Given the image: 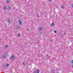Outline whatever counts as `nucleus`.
Returning <instances> with one entry per match:
<instances>
[{"instance_id":"7ed1b4c3","label":"nucleus","mask_w":73,"mask_h":73,"mask_svg":"<svg viewBox=\"0 0 73 73\" xmlns=\"http://www.w3.org/2000/svg\"><path fill=\"white\" fill-rule=\"evenodd\" d=\"M8 47V45H5L4 46V48L5 49H7Z\"/></svg>"},{"instance_id":"2eb2a0df","label":"nucleus","mask_w":73,"mask_h":73,"mask_svg":"<svg viewBox=\"0 0 73 73\" xmlns=\"http://www.w3.org/2000/svg\"><path fill=\"white\" fill-rule=\"evenodd\" d=\"M17 29H20V27L17 26Z\"/></svg>"},{"instance_id":"9d476101","label":"nucleus","mask_w":73,"mask_h":73,"mask_svg":"<svg viewBox=\"0 0 73 73\" xmlns=\"http://www.w3.org/2000/svg\"><path fill=\"white\" fill-rule=\"evenodd\" d=\"M52 73H54V69H53L51 72Z\"/></svg>"},{"instance_id":"39448f33","label":"nucleus","mask_w":73,"mask_h":73,"mask_svg":"<svg viewBox=\"0 0 73 73\" xmlns=\"http://www.w3.org/2000/svg\"><path fill=\"white\" fill-rule=\"evenodd\" d=\"M38 28H39V29H38L39 31H41V30H42V29H44V28H42V27H39Z\"/></svg>"},{"instance_id":"9b49d317","label":"nucleus","mask_w":73,"mask_h":73,"mask_svg":"<svg viewBox=\"0 0 73 73\" xmlns=\"http://www.w3.org/2000/svg\"><path fill=\"white\" fill-rule=\"evenodd\" d=\"M40 72V70H39L38 69L36 70V72L37 73H39Z\"/></svg>"},{"instance_id":"b1692460","label":"nucleus","mask_w":73,"mask_h":73,"mask_svg":"<svg viewBox=\"0 0 73 73\" xmlns=\"http://www.w3.org/2000/svg\"><path fill=\"white\" fill-rule=\"evenodd\" d=\"M72 68H73V64L72 65Z\"/></svg>"},{"instance_id":"5701e85b","label":"nucleus","mask_w":73,"mask_h":73,"mask_svg":"<svg viewBox=\"0 0 73 73\" xmlns=\"http://www.w3.org/2000/svg\"><path fill=\"white\" fill-rule=\"evenodd\" d=\"M33 73H36V72H34Z\"/></svg>"},{"instance_id":"aec40b11","label":"nucleus","mask_w":73,"mask_h":73,"mask_svg":"<svg viewBox=\"0 0 73 73\" xmlns=\"http://www.w3.org/2000/svg\"><path fill=\"white\" fill-rule=\"evenodd\" d=\"M18 36L19 37H20V34H18Z\"/></svg>"},{"instance_id":"f03ea898","label":"nucleus","mask_w":73,"mask_h":73,"mask_svg":"<svg viewBox=\"0 0 73 73\" xmlns=\"http://www.w3.org/2000/svg\"><path fill=\"white\" fill-rule=\"evenodd\" d=\"M11 58L12 60H13L15 59V57L13 55L11 57Z\"/></svg>"},{"instance_id":"f8f14e48","label":"nucleus","mask_w":73,"mask_h":73,"mask_svg":"<svg viewBox=\"0 0 73 73\" xmlns=\"http://www.w3.org/2000/svg\"><path fill=\"white\" fill-rule=\"evenodd\" d=\"M61 9H64V6H61Z\"/></svg>"},{"instance_id":"dca6fc26","label":"nucleus","mask_w":73,"mask_h":73,"mask_svg":"<svg viewBox=\"0 0 73 73\" xmlns=\"http://www.w3.org/2000/svg\"><path fill=\"white\" fill-rule=\"evenodd\" d=\"M9 66V64H7V65L6 66V67H8V66Z\"/></svg>"},{"instance_id":"f257e3e1","label":"nucleus","mask_w":73,"mask_h":73,"mask_svg":"<svg viewBox=\"0 0 73 73\" xmlns=\"http://www.w3.org/2000/svg\"><path fill=\"white\" fill-rule=\"evenodd\" d=\"M7 53H5V54H3V56L2 58L3 59H5L7 57Z\"/></svg>"},{"instance_id":"f3484780","label":"nucleus","mask_w":73,"mask_h":73,"mask_svg":"<svg viewBox=\"0 0 73 73\" xmlns=\"http://www.w3.org/2000/svg\"><path fill=\"white\" fill-rule=\"evenodd\" d=\"M6 2L7 3V4H9V0H7Z\"/></svg>"},{"instance_id":"412c9836","label":"nucleus","mask_w":73,"mask_h":73,"mask_svg":"<svg viewBox=\"0 0 73 73\" xmlns=\"http://www.w3.org/2000/svg\"><path fill=\"white\" fill-rule=\"evenodd\" d=\"M71 6L72 8H73V3L71 5Z\"/></svg>"},{"instance_id":"4468645a","label":"nucleus","mask_w":73,"mask_h":73,"mask_svg":"<svg viewBox=\"0 0 73 73\" xmlns=\"http://www.w3.org/2000/svg\"><path fill=\"white\" fill-rule=\"evenodd\" d=\"M65 36V33H64V34H63V35L62 36V37L63 36Z\"/></svg>"},{"instance_id":"423d86ee","label":"nucleus","mask_w":73,"mask_h":73,"mask_svg":"<svg viewBox=\"0 0 73 73\" xmlns=\"http://www.w3.org/2000/svg\"><path fill=\"white\" fill-rule=\"evenodd\" d=\"M50 26H51V27H54V23L53 22L52 24L50 25Z\"/></svg>"},{"instance_id":"6ab92c4d","label":"nucleus","mask_w":73,"mask_h":73,"mask_svg":"<svg viewBox=\"0 0 73 73\" xmlns=\"http://www.w3.org/2000/svg\"><path fill=\"white\" fill-rule=\"evenodd\" d=\"M54 33H57V31H56V30H54Z\"/></svg>"},{"instance_id":"20e7f679","label":"nucleus","mask_w":73,"mask_h":73,"mask_svg":"<svg viewBox=\"0 0 73 73\" xmlns=\"http://www.w3.org/2000/svg\"><path fill=\"white\" fill-rule=\"evenodd\" d=\"M7 21L9 23H11V20L9 19H7Z\"/></svg>"},{"instance_id":"4be33fe9","label":"nucleus","mask_w":73,"mask_h":73,"mask_svg":"<svg viewBox=\"0 0 73 73\" xmlns=\"http://www.w3.org/2000/svg\"><path fill=\"white\" fill-rule=\"evenodd\" d=\"M50 2V1H52V0H48Z\"/></svg>"},{"instance_id":"0eeeda50","label":"nucleus","mask_w":73,"mask_h":73,"mask_svg":"<svg viewBox=\"0 0 73 73\" xmlns=\"http://www.w3.org/2000/svg\"><path fill=\"white\" fill-rule=\"evenodd\" d=\"M19 22L20 25H21L22 24V22L20 20H19Z\"/></svg>"},{"instance_id":"a211bd4d","label":"nucleus","mask_w":73,"mask_h":73,"mask_svg":"<svg viewBox=\"0 0 73 73\" xmlns=\"http://www.w3.org/2000/svg\"><path fill=\"white\" fill-rule=\"evenodd\" d=\"M23 64L24 66H25V63L24 62H23Z\"/></svg>"},{"instance_id":"6e6552de","label":"nucleus","mask_w":73,"mask_h":73,"mask_svg":"<svg viewBox=\"0 0 73 73\" xmlns=\"http://www.w3.org/2000/svg\"><path fill=\"white\" fill-rule=\"evenodd\" d=\"M46 58H47V59H48V58H49L50 57H49V56L48 55V54H47L46 56Z\"/></svg>"},{"instance_id":"ddd939ff","label":"nucleus","mask_w":73,"mask_h":73,"mask_svg":"<svg viewBox=\"0 0 73 73\" xmlns=\"http://www.w3.org/2000/svg\"><path fill=\"white\" fill-rule=\"evenodd\" d=\"M11 9V7H9L8 8V10H10Z\"/></svg>"},{"instance_id":"1a4fd4ad","label":"nucleus","mask_w":73,"mask_h":73,"mask_svg":"<svg viewBox=\"0 0 73 73\" xmlns=\"http://www.w3.org/2000/svg\"><path fill=\"white\" fill-rule=\"evenodd\" d=\"M3 9H4V10H6V9H7V7L5 6H4Z\"/></svg>"}]
</instances>
